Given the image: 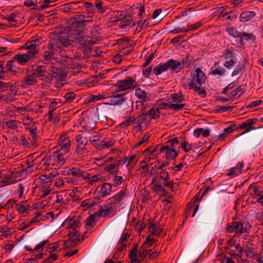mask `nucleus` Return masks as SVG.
Here are the masks:
<instances>
[{
  "label": "nucleus",
  "instance_id": "nucleus-20",
  "mask_svg": "<svg viewBox=\"0 0 263 263\" xmlns=\"http://www.w3.org/2000/svg\"><path fill=\"white\" fill-rule=\"evenodd\" d=\"M51 72L53 74V77L60 82L64 81L67 77L66 71L62 68H58L55 66H51Z\"/></svg>",
  "mask_w": 263,
  "mask_h": 263
},
{
  "label": "nucleus",
  "instance_id": "nucleus-25",
  "mask_svg": "<svg viewBox=\"0 0 263 263\" xmlns=\"http://www.w3.org/2000/svg\"><path fill=\"white\" fill-rule=\"evenodd\" d=\"M126 198V190H122L119 193L115 195L112 197L113 204H116L118 207L120 206L122 202V201Z\"/></svg>",
  "mask_w": 263,
  "mask_h": 263
},
{
  "label": "nucleus",
  "instance_id": "nucleus-40",
  "mask_svg": "<svg viewBox=\"0 0 263 263\" xmlns=\"http://www.w3.org/2000/svg\"><path fill=\"white\" fill-rule=\"evenodd\" d=\"M71 175L75 177H82L84 179V178L87 177L86 175V172L82 171L80 168L71 166Z\"/></svg>",
  "mask_w": 263,
  "mask_h": 263
},
{
  "label": "nucleus",
  "instance_id": "nucleus-4",
  "mask_svg": "<svg viewBox=\"0 0 263 263\" xmlns=\"http://www.w3.org/2000/svg\"><path fill=\"white\" fill-rule=\"evenodd\" d=\"M252 226L249 222L245 219L237 221H233L228 223L226 231L228 233H234L236 236L242 234H249Z\"/></svg>",
  "mask_w": 263,
  "mask_h": 263
},
{
  "label": "nucleus",
  "instance_id": "nucleus-15",
  "mask_svg": "<svg viewBox=\"0 0 263 263\" xmlns=\"http://www.w3.org/2000/svg\"><path fill=\"white\" fill-rule=\"evenodd\" d=\"M191 77L192 81L190 83H194L199 86L204 84L206 80L204 73L200 68H197L195 70L192 71Z\"/></svg>",
  "mask_w": 263,
  "mask_h": 263
},
{
  "label": "nucleus",
  "instance_id": "nucleus-33",
  "mask_svg": "<svg viewBox=\"0 0 263 263\" xmlns=\"http://www.w3.org/2000/svg\"><path fill=\"white\" fill-rule=\"evenodd\" d=\"M76 59H73L67 55L62 57L61 62L65 66H69L71 68L78 66V63L76 62Z\"/></svg>",
  "mask_w": 263,
  "mask_h": 263
},
{
  "label": "nucleus",
  "instance_id": "nucleus-18",
  "mask_svg": "<svg viewBox=\"0 0 263 263\" xmlns=\"http://www.w3.org/2000/svg\"><path fill=\"white\" fill-rule=\"evenodd\" d=\"M257 121V119H248L240 124L238 126V128L241 129L245 128V129L243 132L238 135L237 137L247 134L250 131L256 129L257 128L254 127L253 125H255Z\"/></svg>",
  "mask_w": 263,
  "mask_h": 263
},
{
  "label": "nucleus",
  "instance_id": "nucleus-8",
  "mask_svg": "<svg viewBox=\"0 0 263 263\" xmlns=\"http://www.w3.org/2000/svg\"><path fill=\"white\" fill-rule=\"evenodd\" d=\"M56 43L53 41H50L48 45V50L43 52L44 63L47 65L49 64L52 59H54L57 55L59 51L57 49Z\"/></svg>",
  "mask_w": 263,
  "mask_h": 263
},
{
  "label": "nucleus",
  "instance_id": "nucleus-17",
  "mask_svg": "<svg viewBox=\"0 0 263 263\" xmlns=\"http://www.w3.org/2000/svg\"><path fill=\"white\" fill-rule=\"evenodd\" d=\"M43 42V39L41 36H36L32 37L31 40L27 41L21 47L22 49H25L28 51L39 50L37 47Z\"/></svg>",
  "mask_w": 263,
  "mask_h": 263
},
{
  "label": "nucleus",
  "instance_id": "nucleus-39",
  "mask_svg": "<svg viewBox=\"0 0 263 263\" xmlns=\"http://www.w3.org/2000/svg\"><path fill=\"white\" fill-rule=\"evenodd\" d=\"M210 131L209 129L199 128L194 131V136L198 138L200 135L203 137H208L210 135Z\"/></svg>",
  "mask_w": 263,
  "mask_h": 263
},
{
  "label": "nucleus",
  "instance_id": "nucleus-10",
  "mask_svg": "<svg viewBox=\"0 0 263 263\" xmlns=\"http://www.w3.org/2000/svg\"><path fill=\"white\" fill-rule=\"evenodd\" d=\"M243 92L242 87L241 86H238L234 88V85L233 83H230L226 87H225L222 93L226 95L231 100V101H233V99L238 97H240Z\"/></svg>",
  "mask_w": 263,
  "mask_h": 263
},
{
  "label": "nucleus",
  "instance_id": "nucleus-45",
  "mask_svg": "<svg viewBox=\"0 0 263 263\" xmlns=\"http://www.w3.org/2000/svg\"><path fill=\"white\" fill-rule=\"evenodd\" d=\"M160 178L163 180V184L165 185H168L170 184L169 181L170 180V177L168 173L166 170H161L159 172Z\"/></svg>",
  "mask_w": 263,
  "mask_h": 263
},
{
  "label": "nucleus",
  "instance_id": "nucleus-12",
  "mask_svg": "<svg viewBox=\"0 0 263 263\" xmlns=\"http://www.w3.org/2000/svg\"><path fill=\"white\" fill-rule=\"evenodd\" d=\"M119 91L112 92L111 95L108 97L105 102L106 104L111 105H120L126 100V94L119 93Z\"/></svg>",
  "mask_w": 263,
  "mask_h": 263
},
{
  "label": "nucleus",
  "instance_id": "nucleus-57",
  "mask_svg": "<svg viewBox=\"0 0 263 263\" xmlns=\"http://www.w3.org/2000/svg\"><path fill=\"white\" fill-rule=\"evenodd\" d=\"M189 87L190 89H193L194 90L197 91L198 94L201 96H203V95H205V90L201 88L200 86H197V85L194 84V83H189Z\"/></svg>",
  "mask_w": 263,
  "mask_h": 263
},
{
  "label": "nucleus",
  "instance_id": "nucleus-64",
  "mask_svg": "<svg viewBox=\"0 0 263 263\" xmlns=\"http://www.w3.org/2000/svg\"><path fill=\"white\" fill-rule=\"evenodd\" d=\"M125 180L122 176H116L112 180V185L114 186H117L123 183Z\"/></svg>",
  "mask_w": 263,
  "mask_h": 263
},
{
  "label": "nucleus",
  "instance_id": "nucleus-52",
  "mask_svg": "<svg viewBox=\"0 0 263 263\" xmlns=\"http://www.w3.org/2000/svg\"><path fill=\"white\" fill-rule=\"evenodd\" d=\"M20 123L16 120H9L5 122L6 127L11 129H17Z\"/></svg>",
  "mask_w": 263,
  "mask_h": 263
},
{
  "label": "nucleus",
  "instance_id": "nucleus-50",
  "mask_svg": "<svg viewBox=\"0 0 263 263\" xmlns=\"http://www.w3.org/2000/svg\"><path fill=\"white\" fill-rule=\"evenodd\" d=\"M36 80L35 78V76L33 75L32 73L31 74L27 76L24 78L23 83L24 85H32L36 83Z\"/></svg>",
  "mask_w": 263,
  "mask_h": 263
},
{
  "label": "nucleus",
  "instance_id": "nucleus-42",
  "mask_svg": "<svg viewBox=\"0 0 263 263\" xmlns=\"http://www.w3.org/2000/svg\"><path fill=\"white\" fill-rule=\"evenodd\" d=\"M115 143L114 141L112 140H102L99 144L97 146V148L99 149H104L105 148H109L112 146Z\"/></svg>",
  "mask_w": 263,
  "mask_h": 263
},
{
  "label": "nucleus",
  "instance_id": "nucleus-55",
  "mask_svg": "<svg viewBox=\"0 0 263 263\" xmlns=\"http://www.w3.org/2000/svg\"><path fill=\"white\" fill-rule=\"evenodd\" d=\"M113 157L96 158L95 159V163L97 165L101 166L107 163H109L113 160Z\"/></svg>",
  "mask_w": 263,
  "mask_h": 263
},
{
  "label": "nucleus",
  "instance_id": "nucleus-51",
  "mask_svg": "<svg viewBox=\"0 0 263 263\" xmlns=\"http://www.w3.org/2000/svg\"><path fill=\"white\" fill-rule=\"evenodd\" d=\"M167 70L168 67L165 62L163 64H160L159 66L155 67L153 72L156 75L158 76Z\"/></svg>",
  "mask_w": 263,
  "mask_h": 263
},
{
  "label": "nucleus",
  "instance_id": "nucleus-62",
  "mask_svg": "<svg viewBox=\"0 0 263 263\" xmlns=\"http://www.w3.org/2000/svg\"><path fill=\"white\" fill-rule=\"evenodd\" d=\"M226 30L231 36L234 37H240L241 32L238 31L233 27H228Z\"/></svg>",
  "mask_w": 263,
  "mask_h": 263
},
{
  "label": "nucleus",
  "instance_id": "nucleus-44",
  "mask_svg": "<svg viewBox=\"0 0 263 263\" xmlns=\"http://www.w3.org/2000/svg\"><path fill=\"white\" fill-rule=\"evenodd\" d=\"M111 212V207L108 205H105L104 208H102L98 212L95 213V215L97 217H105L108 214Z\"/></svg>",
  "mask_w": 263,
  "mask_h": 263
},
{
  "label": "nucleus",
  "instance_id": "nucleus-19",
  "mask_svg": "<svg viewBox=\"0 0 263 263\" xmlns=\"http://www.w3.org/2000/svg\"><path fill=\"white\" fill-rule=\"evenodd\" d=\"M166 63L168 69H171L172 71L177 73L184 68L183 66L185 64V59H183L182 63L173 59L168 60Z\"/></svg>",
  "mask_w": 263,
  "mask_h": 263
},
{
  "label": "nucleus",
  "instance_id": "nucleus-38",
  "mask_svg": "<svg viewBox=\"0 0 263 263\" xmlns=\"http://www.w3.org/2000/svg\"><path fill=\"white\" fill-rule=\"evenodd\" d=\"M153 191L158 195L162 196L165 193V189L160 182H156L152 185Z\"/></svg>",
  "mask_w": 263,
  "mask_h": 263
},
{
  "label": "nucleus",
  "instance_id": "nucleus-56",
  "mask_svg": "<svg viewBox=\"0 0 263 263\" xmlns=\"http://www.w3.org/2000/svg\"><path fill=\"white\" fill-rule=\"evenodd\" d=\"M123 22H125V24L122 25V27L126 28L127 26H133L136 24V23L132 20V17L130 15H125L122 19Z\"/></svg>",
  "mask_w": 263,
  "mask_h": 263
},
{
  "label": "nucleus",
  "instance_id": "nucleus-34",
  "mask_svg": "<svg viewBox=\"0 0 263 263\" xmlns=\"http://www.w3.org/2000/svg\"><path fill=\"white\" fill-rule=\"evenodd\" d=\"M33 75L36 77H41L45 76L46 73V66L39 65L32 70Z\"/></svg>",
  "mask_w": 263,
  "mask_h": 263
},
{
  "label": "nucleus",
  "instance_id": "nucleus-9",
  "mask_svg": "<svg viewBox=\"0 0 263 263\" xmlns=\"http://www.w3.org/2000/svg\"><path fill=\"white\" fill-rule=\"evenodd\" d=\"M70 151L58 149L52 153V165L57 166H61L64 164Z\"/></svg>",
  "mask_w": 263,
  "mask_h": 263
},
{
  "label": "nucleus",
  "instance_id": "nucleus-61",
  "mask_svg": "<svg viewBox=\"0 0 263 263\" xmlns=\"http://www.w3.org/2000/svg\"><path fill=\"white\" fill-rule=\"evenodd\" d=\"M157 240L151 237V236H148L146 239L144 243L143 244L144 247H146L148 249V248L152 247L154 243H156Z\"/></svg>",
  "mask_w": 263,
  "mask_h": 263
},
{
  "label": "nucleus",
  "instance_id": "nucleus-5",
  "mask_svg": "<svg viewBox=\"0 0 263 263\" xmlns=\"http://www.w3.org/2000/svg\"><path fill=\"white\" fill-rule=\"evenodd\" d=\"M92 22L93 20L91 17H86L82 14H77L69 21L67 28H70L71 31H73V32L80 33L85 30L84 24L92 23Z\"/></svg>",
  "mask_w": 263,
  "mask_h": 263
},
{
  "label": "nucleus",
  "instance_id": "nucleus-27",
  "mask_svg": "<svg viewBox=\"0 0 263 263\" xmlns=\"http://www.w3.org/2000/svg\"><path fill=\"white\" fill-rule=\"evenodd\" d=\"M242 167V163L239 162L235 166L227 170V175L231 177H234L241 173Z\"/></svg>",
  "mask_w": 263,
  "mask_h": 263
},
{
  "label": "nucleus",
  "instance_id": "nucleus-22",
  "mask_svg": "<svg viewBox=\"0 0 263 263\" xmlns=\"http://www.w3.org/2000/svg\"><path fill=\"white\" fill-rule=\"evenodd\" d=\"M229 252L228 253L233 259H239L241 258L243 249L240 246V244L237 243L233 247L228 250Z\"/></svg>",
  "mask_w": 263,
  "mask_h": 263
},
{
  "label": "nucleus",
  "instance_id": "nucleus-7",
  "mask_svg": "<svg viewBox=\"0 0 263 263\" xmlns=\"http://www.w3.org/2000/svg\"><path fill=\"white\" fill-rule=\"evenodd\" d=\"M39 50L28 51L26 53L16 54L12 59V62H16L21 65H25L31 60L37 57Z\"/></svg>",
  "mask_w": 263,
  "mask_h": 263
},
{
  "label": "nucleus",
  "instance_id": "nucleus-30",
  "mask_svg": "<svg viewBox=\"0 0 263 263\" xmlns=\"http://www.w3.org/2000/svg\"><path fill=\"white\" fill-rule=\"evenodd\" d=\"M29 205L26 201H21L17 203L15 206V209L20 214L27 213L29 211Z\"/></svg>",
  "mask_w": 263,
  "mask_h": 263
},
{
  "label": "nucleus",
  "instance_id": "nucleus-26",
  "mask_svg": "<svg viewBox=\"0 0 263 263\" xmlns=\"http://www.w3.org/2000/svg\"><path fill=\"white\" fill-rule=\"evenodd\" d=\"M154 149L152 151H149V149H146L144 152L145 159L142 161V163L145 162L147 163L149 165L153 164L156 162V156L153 154Z\"/></svg>",
  "mask_w": 263,
  "mask_h": 263
},
{
  "label": "nucleus",
  "instance_id": "nucleus-54",
  "mask_svg": "<svg viewBox=\"0 0 263 263\" xmlns=\"http://www.w3.org/2000/svg\"><path fill=\"white\" fill-rule=\"evenodd\" d=\"M23 124L26 126V127H32L35 126V122L29 116H25L22 119Z\"/></svg>",
  "mask_w": 263,
  "mask_h": 263
},
{
  "label": "nucleus",
  "instance_id": "nucleus-16",
  "mask_svg": "<svg viewBox=\"0 0 263 263\" xmlns=\"http://www.w3.org/2000/svg\"><path fill=\"white\" fill-rule=\"evenodd\" d=\"M224 56L223 66L230 69L236 64V58L233 53V51L230 49H225L222 52Z\"/></svg>",
  "mask_w": 263,
  "mask_h": 263
},
{
  "label": "nucleus",
  "instance_id": "nucleus-41",
  "mask_svg": "<svg viewBox=\"0 0 263 263\" xmlns=\"http://www.w3.org/2000/svg\"><path fill=\"white\" fill-rule=\"evenodd\" d=\"M247 258H254L256 255L257 251L253 246H247L243 251Z\"/></svg>",
  "mask_w": 263,
  "mask_h": 263
},
{
  "label": "nucleus",
  "instance_id": "nucleus-36",
  "mask_svg": "<svg viewBox=\"0 0 263 263\" xmlns=\"http://www.w3.org/2000/svg\"><path fill=\"white\" fill-rule=\"evenodd\" d=\"M52 191L50 186L48 184H43L40 188V196L41 198L46 197Z\"/></svg>",
  "mask_w": 263,
  "mask_h": 263
},
{
  "label": "nucleus",
  "instance_id": "nucleus-43",
  "mask_svg": "<svg viewBox=\"0 0 263 263\" xmlns=\"http://www.w3.org/2000/svg\"><path fill=\"white\" fill-rule=\"evenodd\" d=\"M2 182L5 185L14 183L15 182L14 173H11L5 175L3 178Z\"/></svg>",
  "mask_w": 263,
  "mask_h": 263
},
{
  "label": "nucleus",
  "instance_id": "nucleus-60",
  "mask_svg": "<svg viewBox=\"0 0 263 263\" xmlns=\"http://www.w3.org/2000/svg\"><path fill=\"white\" fill-rule=\"evenodd\" d=\"M89 141L92 144H95V142L100 140L101 136L97 134L96 132L93 130V134H88Z\"/></svg>",
  "mask_w": 263,
  "mask_h": 263
},
{
  "label": "nucleus",
  "instance_id": "nucleus-6",
  "mask_svg": "<svg viewBox=\"0 0 263 263\" xmlns=\"http://www.w3.org/2000/svg\"><path fill=\"white\" fill-rule=\"evenodd\" d=\"M76 32L71 31L70 28H67V33H61L58 39H52L50 41H54L56 43L59 53L62 51L61 46L65 47H69L72 44V43L76 40Z\"/></svg>",
  "mask_w": 263,
  "mask_h": 263
},
{
  "label": "nucleus",
  "instance_id": "nucleus-58",
  "mask_svg": "<svg viewBox=\"0 0 263 263\" xmlns=\"http://www.w3.org/2000/svg\"><path fill=\"white\" fill-rule=\"evenodd\" d=\"M239 38L242 40H252L253 42H255L256 40V37L253 33H247L245 32H241Z\"/></svg>",
  "mask_w": 263,
  "mask_h": 263
},
{
  "label": "nucleus",
  "instance_id": "nucleus-32",
  "mask_svg": "<svg viewBox=\"0 0 263 263\" xmlns=\"http://www.w3.org/2000/svg\"><path fill=\"white\" fill-rule=\"evenodd\" d=\"M11 62H12L11 60L8 61V63L5 66V68L7 71H11L15 74L17 73H23V69L20 68L15 65H12L11 63Z\"/></svg>",
  "mask_w": 263,
  "mask_h": 263
},
{
  "label": "nucleus",
  "instance_id": "nucleus-29",
  "mask_svg": "<svg viewBox=\"0 0 263 263\" xmlns=\"http://www.w3.org/2000/svg\"><path fill=\"white\" fill-rule=\"evenodd\" d=\"M256 15L254 11H245L241 13L239 16V21L241 22H246L250 21Z\"/></svg>",
  "mask_w": 263,
  "mask_h": 263
},
{
  "label": "nucleus",
  "instance_id": "nucleus-46",
  "mask_svg": "<svg viewBox=\"0 0 263 263\" xmlns=\"http://www.w3.org/2000/svg\"><path fill=\"white\" fill-rule=\"evenodd\" d=\"M145 114L146 116L151 117V119H156L159 117V109L158 107H152Z\"/></svg>",
  "mask_w": 263,
  "mask_h": 263
},
{
  "label": "nucleus",
  "instance_id": "nucleus-49",
  "mask_svg": "<svg viewBox=\"0 0 263 263\" xmlns=\"http://www.w3.org/2000/svg\"><path fill=\"white\" fill-rule=\"evenodd\" d=\"M137 246H136L135 248L132 250L129 253L130 260L131 263H135L137 262L138 263H141L140 260L138 259L137 256Z\"/></svg>",
  "mask_w": 263,
  "mask_h": 263
},
{
  "label": "nucleus",
  "instance_id": "nucleus-28",
  "mask_svg": "<svg viewBox=\"0 0 263 263\" xmlns=\"http://www.w3.org/2000/svg\"><path fill=\"white\" fill-rule=\"evenodd\" d=\"M85 176H87V177L84 178V179H88L89 184L91 185H93L97 182L101 183L104 181L103 177L99 174L90 176V174L86 173Z\"/></svg>",
  "mask_w": 263,
  "mask_h": 263
},
{
  "label": "nucleus",
  "instance_id": "nucleus-14",
  "mask_svg": "<svg viewBox=\"0 0 263 263\" xmlns=\"http://www.w3.org/2000/svg\"><path fill=\"white\" fill-rule=\"evenodd\" d=\"M135 80L131 77H127L123 80L118 81L117 84L118 91H125L136 87Z\"/></svg>",
  "mask_w": 263,
  "mask_h": 263
},
{
  "label": "nucleus",
  "instance_id": "nucleus-13",
  "mask_svg": "<svg viewBox=\"0 0 263 263\" xmlns=\"http://www.w3.org/2000/svg\"><path fill=\"white\" fill-rule=\"evenodd\" d=\"M248 192L249 195L254 199H256V201L263 206V191L260 187L254 184H251L249 187Z\"/></svg>",
  "mask_w": 263,
  "mask_h": 263
},
{
  "label": "nucleus",
  "instance_id": "nucleus-11",
  "mask_svg": "<svg viewBox=\"0 0 263 263\" xmlns=\"http://www.w3.org/2000/svg\"><path fill=\"white\" fill-rule=\"evenodd\" d=\"M76 40L74 41L76 43H78L83 47L89 48L90 46L96 43V41L91 37L85 34V30L80 33L76 32Z\"/></svg>",
  "mask_w": 263,
  "mask_h": 263
},
{
  "label": "nucleus",
  "instance_id": "nucleus-2",
  "mask_svg": "<svg viewBox=\"0 0 263 263\" xmlns=\"http://www.w3.org/2000/svg\"><path fill=\"white\" fill-rule=\"evenodd\" d=\"M171 101L168 99H161L158 100V104L164 109H172L180 110L183 108L185 104L183 103L184 99L180 93H172L170 95Z\"/></svg>",
  "mask_w": 263,
  "mask_h": 263
},
{
  "label": "nucleus",
  "instance_id": "nucleus-47",
  "mask_svg": "<svg viewBox=\"0 0 263 263\" xmlns=\"http://www.w3.org/2000/svg\"><path fill=\"white\" fill-rule=\"evenodd\" d=\"M149 231L153 235L158 236L160 234L161 230L159 224L157 223H152L148 226Z\"/></svg>",
  "mask_w": 263,
  "mask_h": 263
},
{
  "label": "nucleus",
  "instance_id": "nucleus-53",
  "mask_svg": "<svg viewBox=\"0 0 263 263\" xmlns=\"http://www.w3.org/2000/svg\"><path fill=\"white\" fill-rule=\"evenodd\" d=\"M26 129H28L31 136V138H32V140H31L32 143V146H35L36 145V142L35 141V140L36 139V138H37V135H36V131H37V128L36 127L33 126L32 127H26Z\"/></svg>",
  "mask_w": 263,
  "mask_h": 263
},
{
  "label": "nucleus",
  "instance_id": "nucleus-48",
  "mask_svg": "<svg viewBox=\"0 0 263 263\" xmlns=\"http://www.w3.org/2000/svg\"><path fill=\"white\" fill-rule=\"evenodd\" d=\"M138 161V158L136 157V155L130 152L128 155V158H127V163L126 166L128 168L129 165H132L133 166Z\"/></svg>",
  "mask_w": 263,
  "mask_h": 263
},
{
  "label": "nucleus",
  "instance_id": "nucleus-37",
  "mask_svg": "<svg viewBox=\"0 0 263 263\" xmlns=\"http://www.w3.org/2000/svg\"><path fill=\"white\" fill-rule=\"evenodd\" d=\"M245 68V64L243 62H239V64L235 67L232 72V76L234 77L238 75H241Z\"/></svg>",
  "mask_w": 263,
  "mask_h": 263
},
{
  "label": "nucleus",
  "instance_id": "nucleus-3",
  "mask_svg": "<svg viewBox=\"0 0 263 263\" xmlns=\"http://www.w3.org/2000/svg\"><path fill=\"white\" fill-rule=\"evenodd\" d=\"M96 123L93 122L90 126H85V129L81 134L76 136L75 139L77 142L76 152L77 154L82 155L87 152L86 146L89 141L88 134L93 133V128Z\"/></svg>",
  "mask_w": 263,
  "mask_h": 263
},
{
  "label": "nucleus",
  "instance_id": "nucleus-35",
  "mask_svg": "<svg viewBox=\"0 0 263 263\" xmlns=\"http://www.w3.org/2000/svg\"><path fill=\"white\" fill-rule=\"evenodd\" d=\"M112 185L109 183H104L100 187V193L101 196H106L109 195L111 192Z\"/></svg>",
  "mask_w": 263,
  "mask_h": 263
},
{
  "label": "nucleus",
  "instance_id": "nucleus-21",
  "mask_svg": "<svg viewBox=\"0 0 263 263\" xmlns=\"http://www.w3.org/2000/svg\"><path fill=\"white\" fill-rule=\"evenodd\" d=\"M161 153H165V157L167 160H172L178 156V153L173 147L170 146H161L160 148Z\"/></svg>",
  "mask_w": 263,
  "mask_h": 263
},
{
  "label": "nucleus",
  "instance_id": "nucleus-23",
  "mask_svg": "<svg viewBox=\"0 0 263 263\" xmlns=\"http://www.w3.org/2000/svg\"><path fill=\"white\" fill-rule=\"evenodd\" d=\"M59 149L66 151H70L71 143L69 138L66 135H61L59 139Z\"/></svg>",
  "mask_w": 263,
  "mask_h": 263
},
{
  "label": "nucleus",
  "instance_id": "nucleus-63",
  "mask_svg": "<svg viewBox=\"0 0 263 263\" xmlns=\"http://www.w3.org/2000/svg\"><path fill=\"white\" fill-rule=\"evenodd\" d=\"M18 17L17 16L16 14L14 13L11 14L6 18L7 22L11 26H15L18 21Z\"/></svg>",
  "mask_w": 263,
  "mask_h": 263
},
{
  "label": "nucleus",
  "instance_id": "nucleus-31",
  "mask_svg": "<svg viewBox=\"0 0 263 263\" xmlns=\"http://www.w3.org/2000/svg\"><path fill=\"white\" fill-rule=\"evenodd\" d=\"M213 68L211 72V74L218 75L220 77L225 74L226 71L224 68L220 66L219 63L215 62L214 64Z\"/></svg>",
  "mask_w": 263,
  "mask_h": 263
},
{
  "label": "nucleus",
  "instance_id": "nucleus-59",
  "mask_svg": "<svg viewBox=\"0 0 263 263\" xmlns=\"http://www.w3.org/2000/svg\"><path fill=\"white\" fill-rule=\"evenodd\" d=\"M20 144L25 148L29 147L30 145H32V141L29 138H27L24 135H21L20 137Z\"/></svg>",
  "mask_w": 263,
  "mask_h": 263
},
{
  "label": "nucleus",
  "instance_id": "nucleus-1",
  "mask_svg": "<svg viewBox=\"0 0 263 263\" xmlns=\"http://www.w3.org/2000/svg\"><path fill=\"white\" fill-rule=\"evenodd\" d=\"M80 223L79 219L76 217L68 218L63 222L62 226L65 229H70L68 236L69 240L65 242V246L67 247L73 243H76L79 240L80 233L79 228Z\"/></svg>",
  "mask_w": 263,
  "mask_h": 263
},
{
  "label": "nucleus",
  "instance_id": "nucleus-24",
  "mask_svg": "<svg viewBox=\"0 0 263 263\" xmlns=\"http://www.w3.org/2000/svg\"><path fill=\"white\" fill-rule=\"evenodd\" d=\"M135 96L141 102H147L152 99L151 93L146 92L141 88H137L135 90Z\"/></svg>",
  "mask_w": 263,
  "mask_h": 263
}]
</instances>
